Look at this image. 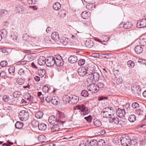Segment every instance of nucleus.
<instances>
[{"label":"nucleus","mask_w":146,"mask_h":146,"mask_svg":"<svg viewBox=\"0 0 146 146\" xmlns=\"http://www.w3.org/2000/svg\"><path fill=\"white\" fill-rule=\"evenodd\" d=\"M7 143H3L2 145L3 146H10L11 145L13 144V143L12 142H10L9 141H7Z\"/></svg>","instance_id":"13d9d810"},{"label":"nucleus","mask_w":146,"mask_h":146,"mask_svg":"<svg viewBox=\"0 0 146 146\" xmlns=\"http://www.w3.org/2000/svg\"><path fill=\"white\" fill-rule=\"evenodd\" d=\"M89 144L91 146H96L97 144V141L96 140L92 139L90 141Z\"/></svg>","instance_id":"a19ab883"},{"label":"nucleus","mask_w":146,"mask_h":146,"mask_svg":"<svg viewBox=\"0 0 146 146\" xmlns=\"http://www.w3.org/2000/svg\"><path fill=\"white\" fill-rule=\"evenodd\" d=\"M15 67H11L8 69V71L10 74L13 73L15 71Z\"/></svg>","instance_id":"6e6d98bb"},{"label":"nucleus","mask_w":146,"mask_h":146,"mask_svg":"<svg viewBox=\"0 0 146 146\" xmlns=\"http://www.w3.org/2000/svg\"><path fill=\"white\" fill-rule=\"evenodd\" d=\"M7 62L6 61L4 60L1 62L0 65L1 66L4 67L6 66L7 65Z\"/></svg>","instance_id":"5fc2aeb1"},{"label":"nucleus","mask_w":146,"mask_h":146,"mask_svg":"<svg viewBox=\"0 0 146 146\" xmlns=\"http://www.w3.org/2000/svg\"><path fill=\"white\" fill-rule=\"evenodd\" d=\"M111 54L107 53L105 54H102V56L105 58L109 59L111 57Z\"/></svg>","instance_id":"79ce46f5"},{"label":"nucleus","mask_w":146,"mask_h":146,"mask_svg":"<svg viewBox=\"0 0 146 146\" xmlns=\"http://www.w3.org/2000/svg\"><path fill=\"white\" fill-rule=\"evenodd\" d=\"M109 122L111 123H114L115 125L118 124L119 122V119L117 117H111L109 119Z\"/></svg>","instance_id":"4be33fe9"},{"label":"nucleus","mask_w":146,"mask_h":146,"mask_svg":"<svg viewBox=\"0 0 146 146\" xmlns=\"http://www.w3.org/2000/svg\"><path fill=\"white\" fill-rule=\"evenodd\" d=\"M84 118L89 123L92 120V117L90 115L85 117Z\"/></svg>","instance_id":"680f3d73"},{"label":"nucleus","mask_w":146,"mask_h":146,"mask_svg":"<svg viewBox=\"0 0 146 146\" xmlns=\"http://www.w3.org/2000/svg\"><path fill=\"white\" fill-rule=\"evenodd\" d=\"M9 99H10V97L7 95L4 96L3 97V100L5 102H9Z\"/></svg>","instance_id":"8fccbe9b"},{"label":"nucleus","mask_w":146,"mask_h":146,"mask_svg":"<svg viewBox=\"0 0 146 146\" xmlns=\"http://www.w3.org/2000/svg\"><path fill=\"white\" fill-rule=\"evenodd\" d=\"M90 77V79L92 82H96L98 81L100 78V75L98 72H95L93 73Z\"/></svg>","instance_id":"9d476101"},{"label":"nucleus","mask_w":146,"mask_h":146,"mask_svg":"<svg viewBox=\"0 0 146 146\" xmlns=\"http://www.w3.org/2000/svg\"><path fill=\"white\" fill-rule=\"evenodd\" d=\"M79 100V98L78 96L75 95L71 96L70 103L73 104H76L78 102Z\"/></svg>","instance_id":"2eb2a0df"},{"label":"nucleus","mask_w":146,"mask_h":146,"mask_svg":"<svg viewBox=\"0 0 146 146\" xmlns=\"http://www.w3.org/2000/svg\"><path fill=\"white\" fill-rule=\"evenodd\" d=\"M98 86H97V84H91L88 87V90L91 92L90 93L92 94L97 92L98 91Z\"/></svg>","instance_id":"423d86ee"},{"label":"nucleus","mask_w":146,"mask_h":146,"mask_svg":"<svg viewBox=\"0 0 146 146\" xmlns=\"http://www.w3.org/2000/svg\"><path fill=\"white\" fill-rule=\"evenodd\" d=\"M56 116L58 117L57 121L58 122L63 124L66 122L65 121L62 120L66 117L65 114L63 112H59L57 114Z\"/></svg>","instance_id":"39448f33"},{"label":"nucleus","mask_w":146,"mask_h":146,"mask_svg":"<svg viewBox=\"0 0 146 146\" xmlns=\"http://www.w3.org/2000/svg\"><path fill=\"white\" fill-rule=\"evenodd\" d=\"M0 33L3 38H6L7 35V32L6 30L3 29L1 30Z\"/></svg>","instance_id":"7c9ffc66"},{"label":"nucleus","mask_w":146,"mask_h":146,"mask_svg":"<svg viewBox=\"0 0 146 146\" xmlns=\"http://www.w3.org/2000/svg\"><path fill=\"white\" fill-rule=\"evenodd\" d=\"M26 72L25 70L23 68H21L18 72V74L20 75H23Z\"/></svg>","instance_id":"49530a36"},{"label":"nucleus","mask_w":146,"mask_h":146,"mask_svg":"<svg viewBox=\"0 0 146 146\" xmlns=\"http://www.w3.org/2000/svg\"><path fill=\"white\" fill-rule=\"evenodd\" d=\"M13 95L14 98H19L21 96V92L18 91H15L13 93Z\"/></svg>","instance_id":"58836bf2"},{"label":"nucleus","mask_w":146,"mask_h":146,"mask_svg":"<svg viewBox=\"0 0 146 146\" xmlns=\"http://www.w3.org/2000/svg\"><path fill=\"white\" fill-rule=\"evenodd\" d=\"M126 112L124 109L118 108L116 110V115L119 117L122 118L124 116Z\"/></svg>","instance_id":"9b49d317"},{"label":"nucleus","mask_w":146,"mask_h":146,"mask_svg":"<svg viewBox=\"0 0 146 146\" xmlns=\"http://www.w3.org/2000/svg\"><path fill=\"white\" fill-rule=\"evenodd\" d=\"M59 14L60 15V16L61 17H64L66 15V11L64 10L61 11L60 13H59Z\"/></svg>","instance_id":"864d4df0"},{"label":"nucleus","mask_w":146,"mask_h":146,"mask_svg":"<svg viewBox=\"0 0 146 146\" xmlns=\"http://www.w3.org/2000/svg\"><path fill=\"white\" fill-rule=\"evenodd\" d=\"M56 59H55V63L56 65L58 66H60L63 65L64 62L62 59V57L60 55L56 57Z\"/></svg>","instance_id":"1a4fd4ad"},{"label":"nucleus","mask_w":146,"mask_h":146,"mask_svg":"<svg viewBox=\"0 0 146 146\" xmlns=\"http://www.w3.org/2000/svg\"><path fill=\"white\" fill-rule=\"evenodd\" d=\"M128 119L130 122H133L135 121L136 117L134 115H130Z\"/></svg>","instance_id":"4c0bfd02"},{"label":"nucleus","mask_w":146,"mask_h":146,"mask_svg":"<svg viewBox=\"0 0 146 146\" xmlns=\"http://www.w3.org/2000/svg\"><path fill=\"white\" fill-rule=\"evenodd\" d=\"M51 37L52 39L55 41H57L60 40L59 35L58 33L56 32H54L52 33Z\"/></svg>","instance_id":"a211bd4d"},{"label":"nucleus","mask_w":146,"mask_h":146,"mask_svg":"<svg viewBox=\"0 0 146 146\" xmlns=\"http://www.w3.org/2000/svg\"><path fill=\"white\" fill-rule=\"evenodd\" d=\"M131 106L133 108L135 109L138 107L139 106V104L137 102H135L132 104Z\"/></svg>","instance_id":"052dcab7"},{"label":"nucleus","mask_w":146,"mask_h":146,"mask_svg":"<svg viewBox=\"0 0 146 146\" xmlns=\"http://www.w3.org/2000/svg\"><path fill=\"white\" fill-rule=\"evenodd\" d=\"M127 63L129 67H133L134 66V63L131 60L129 61Z\"/></svg>","instance_id":"4d7b16f0"},{"label":"nucleus","mask_w":146,"mask_h":146,"mask_svg":"<svg viewBox=\"0 0 146 146\" xmlns=\"http://www.w3.org/2000/svg\"><path fill=\"white\" fill-rule=\"evenodd\" d=\"M102 38L104 39V40H103L104 42H106V41H107L108 40V36L107 35H104L102 36Z\"/></svg>","instance_id":"69168bd1"},{"label":"nucleus","mask_w":146,"mask_h":146,"mask_svg":"<svg viewBox=\"0 0 146 146\" xmlns=\"http://www.w3.org/2000/svg\"><path fill=\"white\" fill-rule=\"evenodd\" d=\"M53 7L54 10L56 11L60 9L61 5L59 3L56 2L53 5Z\"/></svg>","instance_id":"c756f323"},{"label":"nucleus","mask_w":146,"mask_h":146,"mask_svg":"<svg viewBox=\"0 0 146 146\" xmlns=\"http://www.w3.org/2000/svg\"><path fill=\"white\" fill-rule=\"evenodd\" d=\"M94 123L96 126L98 127H100L102 125L101 121L99 120H97L94 121Z\"/></svg>","instance_id":"c03bdc74"},{"label":"nucleus","mask_w":146,"mask_h":146,"mask_svg":"<svg viewBox=\"0 0 146 146\" xmlns=\"http://www.w3.org/2000/svg\"><path fill=\"white\" fill-rule=\"evenodd\" d=\"M0 51L3 53H7V54H9L8 52L6 49L4 48H0Z\"/></svg>","instance_id":"e2e57ef3"},{"label":"nucleus","mask_w":146,"mask_h":146,"mask_svg":"<svg viewBox=\"0 0 146 146\" xmlns=\"http://www.w3.org/2000/svg\"><path fill=\"white\" fill-rule=\"evenodd\" d=\"M55 58L53 56L49 57L46 60V65L48 67H52L55 63Z\"/></svg>","instance_id":"0eeeda50"},{"label":"nucleus","mask_w":146,"mask_h":146,"mask_svg":"<svg viewBox=\"0 0 146 146\" xmlns=\"http://www.w3.org/2000/svg\"><path fill=\"white\" fill-rule=\"evenodd\" d=\"M85 61L84 59H81L78 61V64L79 66L84 65L85 63Z\"/></svg>","instance_id":"a18cd8bd"},{"label":"nucleus","mask_w":146,"mask_h":146,"mask_svg":"<svg viewBox=\"0 0 146 146\" xmlns=\"http://www.w3.org/2000/svg\"><path fill=\"white\" fill-rule=\"evenodd\" d=\"M23 126V123L19 121L17 122L15 124V127L17 129H21Z\"/></svg>","instance_id":"f704fd0d"},{"label":"nucleus","mask_w":146,"mask_h":146,"mask_svg":"<svg viewBox=\"0 0 146 146\" xmlns=\"http://www.w3.org/2000/svg\"><path fill=\"white\" fill-rule=\"evenodd\" d=\"M143 111L140 109H138L135 110V113L139 115H141L143 114Z\"/></svg>","instance_id":"37998d69"},{"label":"nucleus","mask_w":146,"mask_h":146,"mask_svg":"<svg viewBox=\"0 0 146 146\" xmlns=\"http://www.w3.org/2000/svg\"><path fill=\"white\" fill-rule=\"evenodd\" d=\"M97 145L98 146H105V141L103 139H100L97 142Z\"/></svg>","instance_id":"ea45409f"},{"label":"nucleus","mask_w":146,"mask_h":146,"mask_svg":"<svg viewBox=\"0 0 146 146\" xmlns=\"http://www.w3.org/2000/svg\"><path fill=\"white\" fill-rule=\"evenodd\" d=\"M38 75L41 77H43L46 74L45 70L44 69H40L38 71Z\"/></svg>","instance_id":"bb28decb"},{"label":"nucleus","mask_w":146,"mask_h":146,"mask_svg":"<svg viewBox=\"0 0 146 146\" xmlns=\"http://www.w3.org/2000/svg\"><path fill=\"white\" fill-rule=\"evenodd\" d=\"M36 125L35 126L36 127L38 126L39 129L40 130L44 131L46 128V125L44 123H39L38 122H36Z\"/></svg>","instance_id":"ddd939ff"},{"label":"nucleus","mask_w":146,"mask_h":146,"mask_svg":"<svg viewBox=\"0 0 146 146\" xmlns=\"http://www.w3.org/2000/svg\"><path fill=\"white\" fill-rule=\"evenodd\" d=\"M17 33H13L11 35V37L13 40L15 42H17L19 40V38Z\"/></svg>","instance_id":"cd10ccee"},{"label":"nucleus","mask_w":146,"mask_h":146,"mask_svg":"<svg viewBox=\"0 0 146 146\" xmlns=\"http://www.w3.org/2000/svg\"><path fill=\"white\" fill-rule=\"evenodd\" d=\"M8 13V11H7L5 10L0 9V18H1L3 16H4L7 15Z\"/></svg>","instance_id":"473e14b6"},{"label":"nucleus","mask_w":146,"mask_h":146,"mask_svg":"<svg viewBox=\"0 0 146 146\" xmlns=\"http://www.w3.org/2000/svg\"><path fill=\"white\" fill-rule=\"evenodd\" d=\"M68 61L71 63H74L77 62L78 58L75 55L72 56L69 58Z\"/></svg>","instance_id":"6ab92c4d"},{"label":"nucleus","mask_w":146,"mask_h":146,"mask_svg":"<svg viewBox=\"0 0 146 146\" xmlns=\"http://www.w3.org/2000/svg\"><path fill=\"white\" fill-rule=\"evenodd\" d=\"M78 74L81 76L86 75V69L84 67H80L78 70Z\"/></svg>","instance_id":"dca6fc26"},{"label":"nucleus","mask_w":146,"mask_h":146,"mask_svg":"<svg viewBox=\"0 0 146 146\" xmlns=\"http://www.w3.org/2000/svg\"><path fill=\"white\" fill-rule=\"evenodd\" d=\"M70 97L67 95L65 96L63 98V101L66 103H70Z\"/></svg>","instance_id":"c9c22d12"},{"label":"nucleus","mask_w":146,"mask_h":146,"mask_svg":"<svg viewBox=\"0 0 146 146\" xmlns=\"http://www.w3.org/2000/svg\"><path fill=\"white\" fill-rule=\"evenodd\" d=\"M74 110H79L81 115L84 116L88 114V110L86 109L85 106L83 104L77 105L74 108Z\"/></svg>","instance_id":"f03ea898"},{"label":"nucleus","mask_w":146,"mask_h":146,"mask_svg":"<svg viewBox=\"0 0 146 146\" xmlns=\"http://www.w3.org/2000/svg\"><path fill=\"white\" fill-rule=\"evenodd\" d=\"M135 52L137 54H139L141 53L143 51V48L140 45H137L135 49Z\"/></svg>","instance_id":"393cba45"},{"label":"nucleus","mask_w":146,"mask_h":146,"mask_svg":"<svg viewBox=\"0 0 146 146\" xmlns=\"http://www.w3.org/2000/svg\"><path fill=\"white\" fill-rule=\"evenodd\" d=\"M104 80H100L98 84H97V86H98V89L99 90L100 89L102 88L104 86V84L103 83Z\"/></svg>","instance_id":"e433bc0d"},{"label":"nucleus","mask_w":146,"mask_h":146,"mask_svg":"<svg viewBox=\"0 0 146 146\" xmlns=\"http://www.w3.org/2000/svg\"><path fill=\"white\" fill-rule=\"evenodd\" d=\"M115 114V111L113 108L107 107L104 108L102 110L101 114L104 117H112Z\"/></svg>","instance_id":"f257e3e1"},{"label":"nucleus","mask_w":146,"mask_h":146,"mask_svg":"<svg viewBox=\"0 0 146 146\" xmlns=\"http://www.w3.org/2000/svg\"><path fill=\"white\" fill-rule=\"evenodd\" d=\"M121 142L123 146H128L131 144V140L129 138L122 137L121 139Z\"/></svg>","instance_id":"6e6552de"},{"label":"nucleus","mask_w":146,"mask_h":146,"mask_svg":"<svg viewBox=\"0 0 146 146\" xmlns=\"http://www.w3.org/2000/svg\"><path fill=\"white\" fill-rule=\"evenodd\" d=\"M140 43L142 45H146V39H143L141 41Z\"/></svg>","instance_id":"0e129e2a"},{"label":"nucleus","mask_w":146,"mask_h":146,"mask_svg":"<svg viewBox=\"0 0 146 146\" xmlns=\"http://www.w3.org/2000/svg\"><path fill=\"white\" fill-rule=\"evenodd\" d=\"M38 63L40 66H42L46 63V60L44 56H40L38 59Z\"/></svg>","instance_id":"4468645a"},{"label":"nucleus","mask_w":146,"mask_h":146,"mask_svg":"<svg viewBox=\"0 0 146 146\" xmlns=\"http://www.w3.org/2000/svg\"><path fill=\"white\" fill-rule=\"evenodd\" d=\"M51 130L53 132H55L60 131V129L59 127L58 124H56L53 125L51 128Z\"/></svg>","instance_id":"c85d7f7f"},{"label":"nucleus","mask_w":146,"mask_h":146,"mask_svg":"<svg viewBox=\"0 0 146 146\" xmlns=\"http://www.w3.org/2000/svg\"><path fill=\"white\" fill-rule=\"evenodd\" d=\"M17 82L18 84L21 85L24 83V80L22 78H18L17 79Z\"/></svg>","instance_id":"09e8293b"},{"label":"nucleus","mask_w":146,"mask_h":146,"mask_svg":"<svg viewBox=\"0 0 146 146\" xmlns=\"http://www.w3.org/2000/svg\"><path fill=\"white\" fill-rule=\"evenodd\" d=\"M29 113L27 110H23L19 113V117L21 121H26L29 118Z\"/></svg>","instance_id":"7ed1b4c3"},{"label":"nucleus","mask_w":146,"mask_h":146,"mask_svg":"<svg viewBox=\"0 0 146 146\" xmlns=\"http://www.w3.org/2000/svg\"><path fill=\"white\" fill-rule=\"evenodd\" d=\"M94 4L93 3H88L86 5V8L89 10H91L93 7Z\"/></svg>","instance_id":"de8ad7c7"},{"label":"nucleus","mask_w":146,"mask_h":146,"mask_svg":"<svg viewBox=\"0 0 146 146\" xmlns=\"http://www.w3.org/2000/svg\"><path fill=\"white\" fill-rule=\"evenodd\" d=\"M86 75L87 76H91L92 74L94 73V72H93V71L91 70H87V71L86 70Z\"/></svg>","instance_id":"3c124183"},{"label":"nucleus","mask_w":146,"mask_h":146,"mask_svg":"<svg viewBox=\"0 0 146 146\" xmlns=\"http://www.w3.org/2000/svg\"><path fill=\"white\" fill-rule=\"evenodd\" d=\"M90 93L88 92V91L86 90H82L81 93V95L82 96L84 97H88L89 96V95Z\"/></svg>","instance_id":"72a5a7b5"},{"label":"nucleus","mask_w":146,"mask_h":146,"mask_svg":"<svg viewBox=\"0 0 146 146\" xmlns=\"http://www.w3.org/2000/svg\"><path fill=\"white\" fill-rule=\"evenodd\" d=\"M145 19H143L141 21H139L137 23V26L138 28H142L146 27L145 23Z\"/></svg>","instance_id":"f8f14e48"},{"label":"nucleus","mask_w":146,"mask_h":146,"mask_svg":"<svg viewBox=\"0 0 146 146\" xmlns=\"http://www.w3.org/2000/svg\"><path fill=\"white\" fill-rule=\"evenodd\" d=\"M51 102L54 105H57L59 103V100L57 97H53L52 98Z\"/></svg>","instance_id":"a878e982"},{"label":"nucleus","mask_w":146,"mask_h":146,"mask_svg":"<svg viewBox=\"0 0 146 146\" xmlns=\"http://www.w3.org/2000/svg\"><path fill=\"white\" fill-rule=\"evenodd\" d=\"M121 24H123V27L125 29H129L132 26V23L131 22H127L124 24L123 23H122Z\"/></svg>","instance_id":"b1692460"},{"label":"nucleus","mask_w":146,"mask_h":146,"mask_svg":"<svg viewBox=\"0 0 146 146\" xmlns=\"http://www.w3.org/2000/svg\"><path fill=\"white\" fill-rule=\"evenodd\" d=\"M29 38V36L27 34H24L23 35V38L24 40H28Z\"/></svg>","instance_id":"603ef678"},{"label":"nucleus","mask_w":146,"mask_h":146,"mask_svg":"<svg viewBox=\"0 0 146 146\" xmlns=\"http://www.w3.org/2000/svg\"><path fill=\"white\" fill-rule=\"evenodd\" d=\"M85 44L86 46L88 48H92L94 45L93 41L90 40H87Z\"/></svg>","instance_id":"aec40b11"},{"label":"nucleus","mask_w":146,"mask_h":146,"mask_svg":"<svg viewBox=\"0 0 146 146\" xmlns=\"http://www.w3.org/2000/svg\"><path fill=\"white\" fill-rule=\"evenodd\" d=\"M130 86V85L129 84L126 83L124 85L123 87L124 88L125 90L128 89L129 88Z\"/></svg>","instance_id":"774afa93"},{"label":"nucleus","mask_w":146,"mask_h":146,"mask_svg":"<svg viewBox=\"0 0 146 146\" xmlns=\"http://www.w3.org/2000/svg\"><path fill=\"white\" fill-rule=\"evenodd\" d=\"M123 82V81L122 79L119 77L116 80L115 82L117 84H119L120 83H121Z\"/></svg>","instance_id":"bf43d9fd"},{"label":"nucleus","mask_w":146,"mask_h":146,"mask_svg":"<svg viewBox=\"0 0 146 146\" xmlns=\"http://www.w3.org/2000/svg\"><path fill=\"white\" fill-rule=\"evenodd\" d=\"M60 42L64 45H66L68 43V39L65 37H62L60 39Z\"/></svg>","instance_id":"5701e85b"},{"label":"nucleus","mask_w":146,"mask_h":146,"mask_svg":"<svg viewBox=\"0 0 146 146\" xmlns=\"http://www.w3.org/2000/svg\"><path fill=\"white\" fill-rule=\"evenodd\" d=\"M132 90L136 97L139 98L141 94V89L138 85H134L132 87Z\"/></svg>","instance_id":"20e7f679"},{"label":"nucleus","mask_w":146,"mask_h":146,"mask_svg":"<svg viewBox=\"0 0 146 146\" xmlns=\"http://www.w3.org/2000/svg\"><path fill=\"white\" fill-rule=\"evenodd\" d=\"M52 98L50 97H48L46 98V100L48 103H49L51 102Z\"/></svg>","instance_id":"338daca9"},{"label":"nucleus","mask_w":146,"mask_h":146,"mask_svg":"<svg viewBox=\"0 0 146 146\" xmlns=\"http://www.w3.org/2000/svg\"><path fill=\"white\" fill-rule=\"evenodd\" d=\"M57 117L54 115H51L48 118V121L49 123L51 124H53L57 121Z\"/></svg>","instance_id":"f3484780"},{"label":"nucleus","mask_w":146,"mask_h":146,"mask_svg":"<svg viewBox=\"0 0 146 146\" xmlns=\"http://www.w3.org/2000/svg\"><path fill=\"white\" fill-rule=\"evenodd\" d=\"M90 13L89 11H84L81 14L82 17L84 19H87L90 17Z\"/></svg>","instance_id":"412c9836"},{"label":"nucleus","mask_w":146,"mask_h":146,"mask_svg":"<svg viewBox=\"0 0 146 146\" xmlns=\"http://www.w3.org/2000/svg\"><path fill=\"white\" fill-rule=\"evenodd\" d=\"M43 115V113L41 111L36 112L35 114L36 117L38 119H40L42 117Z\"/></svg>","instance_id":"2f4dec72"}]
</instances>
